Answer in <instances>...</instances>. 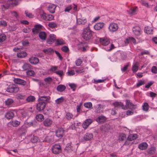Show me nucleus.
I'll return each instance as SVG.
<instances>
[{
    "label": "nucleus",
    "mask_w": 157,
    "mask_h": 157,
    "mask_svg": "<svg viewBox=\"0 0 157 157\" xmlns=\"http://www.w3.org/2000/svg\"><path fill=\"white\" fill-rule=\"evenodd\" d=\"M20 0H8L5 1L1 5V8L2 10L8 9L10 6H14L17 5L19 3Z\"/></svg>",
    "instance_id": "nucleus-1"
},
{
    "label": "nucleus",
    "mask_w": 157,
    "mask_h": 157,
    "mask_svg": "<svg viewBox=\"0 0 157 157\" xmlns=\"http://www.w3.org/2000/svg\"><path fill=\"white\" fill-rule=\"evenodd\" d=\"M92 33L90 29L89 28L87 27L84 29L82 35V37L86 40H88L91 37Z\"/></svg>",
    "instance_id": "nucleus-2"
},
{
    "label": "nucleus",
    "mask_w": 157,
    "mask_h": 157,
    "mask_svg": "<svg viewBox=\"0 0 157 157\" xmlns=\"http://www.w3.org/2000/svg\"><path fill=\"white\" fill-rule=\"evenodd\" d=\"M132 30L136 38L139 40V42L142 41L143 40H142V39H140V37H139V36H141L142 33L141 30L139 27L138 26L134 27Z\"/></svg>",
    "instance_id": "nucleus-3"
},
{
    "label": "nucleus",
    "mask_w": 157,
    "mask_h": 157,
    "mask_svg": "<svg viewBox=\"0 0 157 157\" xmlns=\"http://www.w3.org/2000/svg\"><path fill=\"white\" fill-rule=\"evenodd\" d=\"M53 153L55 154H58L61 151V148L60 145L58 144H55L52 146V148Z\"/></svg>",
    "instance_id": "nucleus-4"
},
{
    "label": "nucleus",
    "mask_w": 157,
    "mask_h": 157,
    "mask_svg": "<svg viewBox=\"0 0 157 157\" xmlns=\"http://www.w3.org/2000/svg\"><path fill=\"white\" fill-rule=\"evenodd\" d=\"M77 6L75 4H73L67 7L64 10L66 12H69L70 11L71 13L74 12L77 10Z\"/></svg>",
    "instance_id": "nucleus-5"
},
{
    "label": "nucleus",
    "mask_w": 157,
    "mask_h": 157,
    "mask_svg": "<svg viewBox=\"0 0 157 157\" xmlns=\"http://www.w3.org/2000/svg\"><path fill=\"white\" fill-rule=\"evenodd\" d=\"M50 99L49 96H40L38 99L39 101L45 103V104L49 102Z\"/></svg>",
    "instance_id": "nucleus-6"
},
{
    "label": "nucleus",
    "mask_w": 157,
    "mask_h": 157,
    "mask_svg": "<svg viewBox=\"0 0 157 157\" xmlns=\"http://www.w3.org/2000/svg\"><path fill=\"white\" fill-rule=\"evenodd\" d=\"M125 107V109L128 108L131 109H134L136 108V105H134L129 100H126V105L124 106Z\"/></svg>",
    "instance_id": "nucleus-7"
},
{
    "label": "nucleus",
    "mask_w": 157,
    "mask_h": 157,
    "mask_svg": "<svg viewBox=\"0 0 157 157\" xmlns=\"http://www.w3.org/2000/svg\"><path fill=\"white\" fill-rule=\"evenodd\" d=\"M118 28V25L114 23L110 24L109 27V29L111 32L116 31Z\"/></svg>",
    "instance_id": "nucleus-8"
},
{
    "label": "nucleus",
    "mask_w": 157,
    "mask_h": 157,
    "mask_svg": "<svg viewBox=\"0 0 157 157\" xmlns=\"http://www.w3.org/2000/svg\"><path fill=\"white\" fill-rule=\"evenodd\" d=\"M64 130L62 128H59L56 131V136L58 137H62L63 136Z\"/></svg>",
    "instance_id": "nucleus-9"
},
{
    "label": "nucleus",
    "mask_w": 157,
    "mask_h": 157,
    "mask_svg": "<svg viewBox=\"0 0 157 157\" xmlns=\"http://www.w3.org/2000/svg\"><path fill=\"white\" fill-rule=\"evenodd\" d=\"M45 106V103L39 101V102L36 105V109L39 111L43 110L44 109Z\"/></svg>",
    "instance_id": "nucleus-10"
},
{
    "label": "nucleus",
    "mask_w": 157,
    "mask_h": 157,
    "mask_svg": "<svg viewBox=\"0 0 157 157\" xmlns=\"http://www.w3.org/2000/svg\"><path fill=\"white\" fill-rule=\"evenodd\" d=\"M107 79V77H104L102 78H101L100 79H94L92 81L94 83L98 84V83L104 82Z\"/></svg>",
    "instance_id": "nucleus-11"
},
{
    "label": "nucleus",
    "mask_w": 157,
    "mask_h": 157,
    "mask_svg": "<svg viewBox=\"0 0 157 157\" xmlns=\"http://www.w3.org/2000/svg\"><path fill=\"white\" fill-rule=\"evenodd\" d=\"M92 122V120L91 119H86L82 124V127L84 128H86Z\"/></svg>",
    "instance_id": "nucleus-12"
},
{
    "label": "nucleus",
    "mask_w": 157,
    "mask_h": 157,
    "mask_svg": "<svg viewBox=\"0 0 157 157\" xmlns=\"http://www.w3.org/2000/svg\"><path fill=\"white\" fill-rule=\"evenodd\" d=\"M56 39L55 35L53 34H51L49 35V38L47 40V42L49 44H52Z\"/></svg>",
    "instance_id": "nucleus-13"
},
{
    "label": "nucleus",
    "mask_w": 157,
    "mask_h": 157,
    "mask_svg": "<svg viewBox=\"0 0 157 157\" xmlns=\"http://www.w3.org/2000/svg\"><path fill=\"white\" fill-rule=\"evenodd\" d=\"M93 137V135L92 133H86L83 136V139L85 141H88L91 140Z\"/></svg>",
    "instance_id": "nucleus-14"
},
{
    "label": "nucleus",
    "mask_w": 157,
    "mask_h": 157,
    "mask_svg": "<svg viewBox=\"0 0 157 157\" xmlns=\"http://www.w3.org/2000/svg\"><path fill=\"white\" fill-rule=\"evenodd\" d=\"M43 26L40 24H37L35 25L34 28H33L32 31L34 33H37L38 32L39 30L40 29H42Z\"/></svg>",
    "instance_id": "nucleus-15"
},
{
    "label": "nucleus",
    "mask_w": 157,
    "mask_h": 157,
    "mask_svg": "<svg viewBox=\"0 0 157 157\" xmlns=\"http://www.w3.org/2000/svg\"><path fill=\"white\" fill-rule=\"evenodd\" d=\"M29 61L31 63L35 65L38 63L39 60L37 57H32L29 59Z\"/></svg>",
    "instance_id": "nucleus-16"
},
{
    "label": "nucleus",
    "mask_w": 157,
    "mask_h": 157,
    "mask_svg": "<svg viewBox=\"0 0 157 157\" xmlns=\"http://www.w3.org/2000/svg\"><path fill=\"white\" fill-rule=\"evenodd\" d=\"M101 43L104 46L108 45L110 43L109 40L106 38H101L100 39Z\"/></svg>",
    "instance_id": "nucleus-17"
},
{
    "label": "nucleus",
    "mask_w": 157,
    "mask_h": 157,
    "mask_svg": "<svg viewBox=\"0 0 157 157\" xmlns=\"http://www.w3.org/2000/svg\"><path fill=\"white\" fill-rule=\"evenodd\" d=\"M52 121L49 118L46 119L43 121L44 125L46 127H49L52 124Z\"/></svg>",
    "instance_id": "nucleus-18"
},
{
    "label": "nucleus",
    "mask_w": 157,
    "mask_h": 157,
    "mask_svg": "<svg viewBox=\"0 0 157 157\" xmlns=\"http://www.w3.org/2000/svg\"><path fill=\"white\" fill-rule=\"evenodd\" d=\"M113 105L116 107L121 108L123 109H125V107H124L123 103L121 102L116 101L113 103Z\"/></svg>",
    "instance_id": "nucleus-19"
},
{
    "label": "nucleus",
    "mask_w": 157,
    "mask_h": 157,
    "mask_svg": "<svg viewBox=\"0 0 157 157\" xmlns=\"http://www.w3.org/2000/svg\"><path fill=\"white\" fill-rule=\"evenodd\" d=\"M104 25V24L103 22L98 23L94 26V28L96 30H99L103 28Z\"/></svg>",
    "instance_id": "nucleus-20"
},
{
    "label": "nucleus",
    "mask_w": 157,
    "mask_h": 157,
    "mask_svg": "<svg viewBox=\"0 0 157 157\" xmlns=\"http://www.w3.org/2000/svg\"><path fill=\"white\" fill-rule=\"evenodd\" d=\"M14 82L17 84L21 85H25V82L22 79L18 78H15L14 79Z\"/></svg>",
    "instance_id": "nucleus-21"
},
{
    "label": "nucleus",
    "mask_w": 157,
    "mask_h": 157,
    "mask_svg": "<svg viewBox=\"0 0 157 157\" xmlns=\"http://www.w3.org/2000/svg\"><path fill=\"white\" fill-rule=\"evenodd\" d=\"M56 7V6L54 4H50L48 7V9L49 12L52 13L55 12V10Z\"/></svg>",
    "instance_id": "nucleus-22"
},
{
    "label": "nucleus",
    "mask_w": 157,
    "mask_h": 157,
    "mask_svg": "<svg viewBox=\"0 0 157 157\" xmlns=\"http://www.w3.org/2000/svg\"><path fill=\"white\" fill-rule=\"evenodd\" d=\"M137 8L136 7H132L128 10H127L128 13L129 14L134 15L136 13Z\"/></svg>",
    "instance_id": "nucleus-23"
},
{
    "label": "nucleus",
    "mask_w": 157,
    "mask_h": 157,
    "mask_svg": "<svg viewBox=\"0 0 157 157\" xmlns=\"http://www.w3.org/2000/svg\"><path fill=\"white\" fill-rule=\"evenodd\" d=\"M14 114L11 111H9L5 114V117L8 119H12L14 116Z\"/></svg>",
    "instance_id": "nucleus-24"
},
{
    "label": "nucleus",
    "mask_w": 157,
    "mask_h": 157,
    "mask_svg": "<svg viewBox=\"0 0 157 157\" xmlns=\"http://www.w3.org/2000/svg\"><path fill=\"white\" fill-rule=\"evenodd\" d=\"M86 21L87 20L86 19L83 18H77V23L78 25H84L86 23Z\"/></svg>",
    "instance_id": "nucleus-25"
},
{
    "label": "nucleus",
    "mask_w": 157,
    "mask_h": 157,
    "mask_svg": "<svg viewBox=\"0 0 157 157\" xmlns=\"http://www.w3.org/2000/svg\"><path fill=\"white\" fill-rule=\"evenodd\" d=\"M105 117L103 115L99 116L96 119V121L98 123H101L105 121L106 120Z\"/></svg>",
    "instance_id": "nucleus-26"
},
{
    "label": "nucleus",
    "mask_w": 157,
    "mask_h": 157,
    "mask_svg": "<svg viewBox=\"0 0 157 157\" xmlns=\"http://www.w3.org/2000/svg\"><path fill=\"white\" fill-rule=\"evenodd\" d=\"M148 147V145L147 143L144 142L141 143L138 145V148L142 150H144L146 149Z\"/></svg>",
    "instance_id": "nucleus-27"
},
{
    "label": "nucleus",
    "mask_w": 157,
    "mask_h": 157,
    "mask_svg": "<svg viewBox=\"0 0 157 157\" xmlns=\"http://www.w3.org/2000/svg\"><path fill=\"white\" fill-rule=\"evenodd\" d=\"M46 33L44 32H41L39 34L40 38L42 40H45L46 39Z\"/></svg>",
    "instance_id": "nucleus-28"
},
{
    "label": "nucleus",
    "mask_w": 157,
    "mask_h": 157,
    "mask_svg": "<svg viewBox=\"0 0 157 157\" xmlns=\"http://www.w3.org/2000/svg\"><path fill=\"white\" fill-rule=\"evenodd\" d=\"M139 63L138 62H135L133 63L132 70L133 72H136L138 69Z\"/></svg>",
    "instance_id": "nucleus-29"
},
{
    "label": "nucleus",
    "mask_w": 157,
    "mask_h": 157,
    "mask_svg": "<svg viewBox=\"0 0 157 157\" xmlns=\"http://www.w3.org/2000/svg\"><path fill=\"white\" fill-rule=\"evenodd\" d=\"M27 55V53L23 51L19 52L17 53V56L18 57L22 58L25 57Z\"/></svg>",
    "instance_id": "nucleus-30"
},
{
    "label": "nucleus",
    "mask_w": 157,
    "mask_h": 157,
    "mask_svg": "<svg viewBox=\"0 0 157 157\" xmlns=\"http://www.w3.org/2000/svg\"><path fill=\"white\" fill-rule=\"evenodd\" d=\"M65 117L68 120H70L71 119H74V116L73 115L72 113L69 112L66 113Z\"/></svg>",
    "instance_id": "nucleus-31"
},
{
    "label": "nucleus",
    "mask_w": 157,
    "mask_h": 157,
    "mask_svg": "<svg viewBox=\"0 0 157 157\" xmlns=\"http://www.w3.org/2000/svg\"><path fill=\"white\" fill-rule=\"evenodd\" d=\"M144 32L148 34H151L152 33L153 29L151 27L149 26H147L145 27Z\"/></svg>",
    "instance_id": "nucleus-32"
},
{
    "label": "nucleus",
    "mask_w": 157,
    "mask_h": 157,
    "mask_svg": "<svg viewBox=\"0 0 157 157\" xmlns=\"http://www.w3.org/2000/svg\"><path fill=\"white\" fill-rule=\"evenodd\" d=\"M137 137V135L136 134H133L129 135L128 138V139L129 140L132 141L135 140Z\"/></svg>",
    "instance_id": "nucleus-33"
},
{
    "label": "nucleus",
    "mask_w": 157,
    "mask_h": 157,
    "mask_svg": "<svg viewBox=\"0 0 157 157\" xmlns=\"http://www.w3.org/2000/svg\"><path fill=\"white\" fill-rule=\"evenodd\" d=\"M156 151V148L154 147L150 148L147 150V153L149 154H153Z\"/></svg>",
    "instance_id": "nucleus-34"
},
{
    "label": "nucleus",
    "mask_w": 157,
    "mask_h": 157,
    "mask_svg": "<svg viewBox=\"0 0 157 157\" xmlns=\"http://www.w3.org/2000/svg\"><path fill=\"white\" fill-rule=\"evenodd\" d=\"M72 147L71 145V143L67 144L65 147V150L68 152H71L72 151Z\"/></svg>",
    "instance_id": "nucleus-35"
},
{
    "label": "nucleus",
    "mask_w": 157,
    "mask_h": 157,
    "mask_svg": "<svg viewBox=\"0 0 157 157\" xmlns=\"http://www.w3.org/2000/svg\"><path fill=\"white\" fill-rule=\"evenodd\" d=\"M31 65L28 63H25L22 66V68L23 70L26 71L30 69L31 68Z\"/></svg>",
    "instance_id": "nucleus-36"
},
{
    "label": "nucleus",
    "mask_w": 157,
    "mask_h": 157,
    "mask_svg": "<svg viewBox=\"0 0 157 157\" xmlns=\"http://www.w3.org/2000/svg\"><path fill=\"white\" fill-rule=\"evenodd\" d=\"M44 81L46 84H49L52 82V78L50 77L45 78L44 79Z\"/></svg>",
    "instance_id": "nucleus-37"
},
{
    "label": "nucleus",
    "mask_w": 157,
    "mask_h": 157,
    "mask_svg": "<svg viewBox=\"0 0 157 157\" xmlns=\"http://www.w3.org/2000/svg\"><path fill=\"white\" fill-rule=\"evenodd\" d=\"M36 118L37 121H41L44 119V117L42 114H39L36 116Z\"/></svg>",
    "instance_id": "nucleus-38"
},
{
    "label": "nucleus",
    "mask_w": 157,
    "mask_h": 157,
    "mask_svg": "<svg viewBox=\"0 0 157 157\" xmlns=\"http://www.w3.org/2000/svg\"><path fill=\"white\" fill-rule=\"evenodd\" d=\"M75 73V71L74 70H68L66 74L67 76H71L74 75Z\"/></svg>",
    "instance_id": "nucleus-39"
},
{
    "label": "nucleus",
    "mask_w": 157,
    "mask_h": 157,
    "mask_svg": "<svg viewBox=\"0 0 157 157\" xmlns=\"http://www.w3.org/2000/svg\"><path fill=\"white\" fill-rule=\"evenodd\" d=\"M101 104L97 105L95 107V112L97 113H100L101 112Z\"/></svg>",
    "instance_id": "nucleus-40"
},
{
    "label": "nucleus",
    "mask_w": 157,
    "mask_h": 157,
    "mask_svg": "<svg viewBox=\"0 0 157 157\" xmlns=\"http://www.w3.org/2000/svg\"><path fill=\"white\" fill-rule=\"evenodd\" d=\"M35 98L34 96H29L26 99V100L28 102H32L34 101Z\"/></svg>",
    "instance_id": "nucleus-41"
},
{
    "label": "nucleus",
    "mask_w": 157,
    "mask_h": 157,
    "mask_svg": "<svg viewBox=\"0 0 157 157\" xmlns=\"http://www.w3.org/2000/svg\"><path fill=\"white\" fill-rule=\"evenodd\" d=\"M142 107L144 111H147L149 109V106L148 104L146 102L144 103Z\"/></svg>",
    "instance_id": "nucleus-42"
},
{
    "label": "nucleus",
    "mask_w": 157,
    "mask_h": 157,
    "mask_svg": "<svg viewBox=\"0 0 157 157\" xmlns=\"http://www.w3.org/2000/svg\"><path fill=\"white\" fill-rule=\"evenodd\" d=\"M13 101L12 99H8L5 101V103L6 105L9 106L11 105L13 102Z\"/></svg>",
    "instance_id": "nucleus-43"
},
{
    "label": "nucleus",
    "mask_w": 157,
    "mask_h": 157,
    "mask_svg": "<svg viewBox=\"0 0 157 157\" xmlns=\"http://www.w3.org/2000/svg\"><path fill=\"white\" fill-rule=\"evenodd\" d=\"M12 125L14 127H17L20 124V122L17 120L13 121L11 122Z\"/></svg>",
    "instance_id": "nucleus-44"
},
{
    "label": "nucleus",
    "mask_w": 157,
    "mask_h": 157,
    "mask_svg": "<svg viewBox=\"0 0 157 157\" xmlns=\"http://www.w3.org/2000/svg\"><path fill=\"white\" fill-rule=\"evenodd\" d=\"M64 100V98L63 97H61L59 98L55 101L56 103L57 104H59L63 102Z\"/></svg>",
    "instance_id": "nucleus-45"
},
{
    "label": "nucleus",
    "mask_w": 157,
    "mask_h": 157,
    "mask_svg": "<svg viewBox=\"0 0 157 157\" xmlns=\"http://www.w3.org/2000/svg\"><path fill=\"white\" fill-rule=\"evenodd\" d=\"M64 41L62 39H57L56 42V44L57 45H62L64 44Z\"/></svg>",
    "instance_id": "nucleus-46"
},
{
    "label": "nucleus",
    "mask_w": 157,
    "mask_h": 157,
    "mask_svg": "<svg viewBox=\"0 0 157 157\" xmlns=\"http://www.w3.org/2000/svg\"><path fill=\"white\" fill-rule=\"evenodd\" d=\"M43 51L46 53L50 54L53 52V50L51 48H50L44 49Z\"/></svg>",
    "instance_id": "nucleus-47"
},
{
    "label": "nucleus",
    "mask_w": 157,
    "mask_h": 157,
    "mask_svg": "<svg viewBox=\"0 0 157 157\" xmlns=\"http://www.w3.org/2000/svg\"><path fill=\"white\" fill-rule=\"evenodd\" d=\"M6 91L10 93L17 92L18 91V89H6Z\"/></svg>",
    "instance_id": "nucleus-48"
},
{
    "label": "nucleus",
    "mask_w": 157,
    "mask_h": 157,
    "mask_svg": "<svg viewBox=\"0 0 157 157\" xmlns=\"http://www.w3.org/2000/svg\"><path fill=\"white\" fill-rule=\"evenodd\" d=\"M145 84V82L144 80H140L136 84V87H139L140 86L144 85Z\"/></svg>",
    "instance_id": "nucleus-49"
},
{
    "label": "nucleus",
    "mask_w": 157,
    "mask_h": 157,
    "mask_svg": "<svg viewBox=\"0 0 157 157\" xmlns=\"http://www.w3.org/2000/svg\"><path fill=\"white\" fill-rule=\"evenodd\" d=\"M39 138L36 136H33L31 139V142L33 143H36L39 141Z\"/></svg>",
    "instance_id": "nucleus-50"
},
{
    "label": "nucleus",
    "mask_w": 157,
    "mask_h": 157,
    "mask_svg": "<svg viewBox=\"0 0 157 157\" xmlns=\"http://www.w3.org/2000/svg\"><path fill=\"white\" fill-rule=\"evenodd\" d=\"M6 38V36L4 34H0V42L5 40Z\"/></svg>",
    "instance_id": "nucleus-51"
},
{
    "label": "nucleus",
    "mask_w": 157,
    "mask_h": 157,
    "mask_svg": "<svg viewBox=\"0 0 157 157\" xmlns=\"http://www.w3.org/2000/svg\"><path fill=\"white\" fill-rule=\"evenodd\" d=\"M26 74L28 76H33L35 75V72L33 70H28L26 72Z\"/></svg>",
    "instance_id": "nucleus-52"
},
{
    "label": "nucleus",
    "mask_w": 157,
    "mask_h": 157,
    "mask_svg": "<svg viewBox=\"0 0 157 157\" xmlns=\"http://www.w3.org/2000/svg\"><path fill=\"white\" fill-rule=\"evenodd\" d=\"M126 138V136L124 134H121L119 136V140H124Z\"/></svg>",
    "instance_id": "nucleus-53"
},
{
    "label": "nucleus",
    "mask_w": 157,
    "mask_h": 157,
    "mask_svg": "<svg viewBox=\"0 0 157 157\" xmlns=\"http://www.w3.org/2000/svg\"><path fill=\"white\" fill-rule=\"evenodd\" d=\"M47 14H46L45 13L43 12L42 13H40V16L41 18L44 20H46Z\"/></svg>",
    "instance_id": "nucleus-54"
},
{
    "label": "nucleus",
    "mask_w": 157,
    "mask_h": 157,
    "mask_svg": "<svg viewBox=\"0 0 157 157\" xmlns=\"http://www.w3.org/2000/svg\"><path fill=\"white\" fill-rule=\"evenodd\" d=\"M55 73L56 74L59 75L61 77L63 76L64 74L63 71L62 70H58L56 71H55Z\"/></svg>",
    "instance_id": "nucleus-55"
},
{
    "label": "nucleus",
    "mask_w": 157,
    "mask_h": 157,
    "mask_svg": "<svg viewBox=\"0 0 157 157\" xmlns=\"http://www.w3.org/2000/svg\"><path fill=\"white\" fill-rule=\"evenodd\" d=\"M84 71V70L82 67L78 68L76 69V72L78 73H81Z\"/></svg>",
    "instance_id": "nucleus-56"
},
{
    "label": "nucleus",
    "mask_w": 157,
    "mask_h": 157,
    "mask_svg": "<svg viewBox=\"0 0 157 157\" xmlns=\"http://www.w3.org/2000/svg\"><path fill=\"white\" fill-rule=\"evenodd\" d=\"M48 26L52 28H55L56 26V24L54 22H50L48 23Z\"/></svg>",
    "instance_id": "nucleus-57"
},
{
    "label": "nucleus",
    "mask_w": 157,
    "mask_h": 157,
    "mask_svg": "<svg viewBox=\"0 0 157 157\" xmlns=\"http://www.w3.org/2000/svg\"><path fill=\"white\" fill-rule=\"evenodd\" d=\"M33 125V122H25L24 126H25L26 127H30Z\"/></svg>",
    "instance_id": "nucleus-58"
},
{
    "label": "nucleus",
    "mask_w": 157,
    "mask_h": 157,
    "mask_svg": "<svg viewBox=\"0 0 157 157\" xmlns=\"http://www.w3.org/2000/svg\"><path fill=\"white\" fill-rule=\"evenodd\" d=\"M25 13L26 16L29 18H32L33 17V15L28 11H25Z\"/></svg>",
    "instance_id": "nucleus-59"
},
{
    "label": "nucleus",
    "mask_w": 157,
    "mask_h": 157,
    "mask_svg": "<svg viewBox=\"0 0 157 157\" xmlns=\"http://www.w3.org/2000/svg\"><path fill=\"white\" fill-rule=\"evenodd\" d=\"M85 107L87 108H90L92 106V104L91 102L85 103L84 104Z\"/></svg>",
    "instance_id": "nucleus-60"
},
{
    "label": "nucleus",
    "mask_w": 157,
    "mask_h": 157,
    "mask_svg": "<svg viewBox=\"0 0 157 157\" xmlns=\"http://www.w3.org/2000/svg\"><path fill=\"white\" fill-rule=\"evenodd\" d=\"M17 98L18 99H23L25 98V96L21 94H19L17 95Z\"/></svg>",
    "instance_id": "nucleus-61"
},
{
    "label": "nucleus",
    "mask_w": 157,
    "mask_h": 157,
    "mask_svg": "<svg viewBox=\"0 0 157 157\" xmlns=\"http://www.w3.org/2000/svg\"><path fill=\"white\" fill-rule=\"evenodd\" d=\"M151 72L153 73L156 74L157 73V68L155 66L152 67L151 69Z\"/></svg>",
    "instance_id": "nucleus-62"
},
{
    "label": "nucleus",
    "mask_w": 157,
    "mask_h": 157,
    "mask_svg": "<svg viewBox=\"0 0 157 157\" xmlns=\"http://www.w3.org/2000/svg\"><path fill=\"white\" fill-rule=\"evenodd\" d=\"M82 63V60L79 59H77L75 61L76 64L77 66H80Z\"/></svg>",
    "instance_id": "nucleus-63"
},
{
    "label": "nucleus",
    "mask_w": 157,
    "mask_h": 157,
    "mask_svg": "<svg viewBox=\"0 0 157 157\" xmlns=\"http://www.w3.org/2000/svg\"><path fill=\"white\" fill-rule=\"evenodd\" d=\"M7 25L6 21L4 20H0V26H6Z\"/></svg>",
    "instance_id": "nucleus-64"
}]
</instances>
